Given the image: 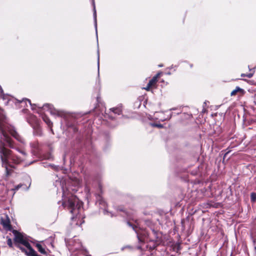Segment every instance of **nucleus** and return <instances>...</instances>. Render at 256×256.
I'll list each match as a JSON object with an SVG mask.
<instances>
[{"mask_svg":"<svg viewBox=\"0 0 256 256\" xmlns=\"http://www.w3.org/2000/svg\"><path fill=\"white\" fill-rule=\"evenodd\" d=\"M7 131L19 142L24 143V140L13 128L0 124V158L2 166L5 168L6 175L8 176L10 174L14 165L18 164L26 159V154L18 148H16V152H12L6 147L8 146L10 148H14L11 138L6 133Z\"/></svg>","mask_w":256,"mask_h":256,"instance_id":"obj_1","label":"nucleus"},{"mask_svg":"<svg viewBox=\"0 0 256 256\" xmlns=\"http://www.w3.org/2000/svg\"><path fill=\"white\" fill-rule=\"evenodd\" d=\"M62 206L68 209L70 212L75 216L72 217V224L76 226H80L84 222V216L82 214V202L73 194L70 193L69 190L62 188Z\"/></svg>","mask_w":256,"mask_h":256,"instance_id":"obj_2","label":"nucleus"},{"mask_svg":"<svg viewBox=\"0 0 256 256\" xmlns=\"http://www.w3.org/2000/svg\"><path fill=\"white\" fill-rule=\"evenodd\" d=\"M128 224L131 226L132 229L135 231L137 234V237L140 242H142V244L138 246V248L142 250H144L146 248L149 250H152L155 248V243L152 241V244L148 246L145 244V242H148V241H150L148 238V235L147 232L145 230L141 229L138 227V223L136 222V224H132L130 222H127Z\"/></svg>","mask_w":256,"mask_h":256,"instance_id":"obj_3","label":"nucleus"},{"mask_svg":"<svg viewBox=\"0 0 256 256\" xmlns=\"http://www.w3.org/2000/svg\"><path fill=\"white\" fill-rule=\"evenodd\" d=\"M0 98H2L3 100H7V101L5 102L6 104H10L12 105V104H15L17 105V104L23 103L24 102H28L31 106L32 104L30 103V101L27 98H23L22 100H18L11 96L8 95H4L3 92V90L2 88L0 86Z\"/></svg>","mask_w":256,"mask_h":256,"instance_id":"obj_4","label":"nucleus"},{"mask_svg":"<svg viewBox=\"0 0 256 256\" xmlns=\"http://www.w3.org/2000/svg\"><path fill=\"white\" fill-rule=\"evenodd\" d=\"M28 122L32 126L34 129V134L36 135L41 134V129L39 126L38 120L34 116H30Z\"/></svg>","mask_w":256,"mask_h":256,"instance_id":"obj_5","label":"nucleus"},{"mask_svg":"<svg viewBox=\"0 0 256 256\" xmlns=\"http://www.w3.org/2000/svg\"><path fill=\"white\" fill-rule=\"evenodd\" d=\"M96 198H97L96 202L100 206L101 208L104 209V214H108V215L110 214V216H112L113 215L111 214V212H109L108 210H106V202H105V201L103 200V198L100 195H98L97 196Z\"/></svg>","mask_w":256,"mask_h":256,"instance_id":"obj_6","label":"nucleus"},{"mask_svg":"<svg viewBox=\"0 0 256 256\" xmlns=\"http://www.w3.org/2000/svg\"><path fill=\"white\" fill-rule=\"evenodd\" d=\"M44 108H48L50 110V113L52 114L57 115L60 116H63V112H62L55 109L52 105L46 104L44 105Z\"/></svg>","mask_w":256,"mask_h":256,"instance_id":"obj_7","label":"nucleus"},{"mask_svg":"<svg viewBox=\"0 0 256 256\" xmlns=\"http://www.w3.org/2000/svg\"><path fill=\"white\" fill-rule=\"evenodd\" d=\"M164 114L163 112H156L154 114L153 116L150 115L148 118L150 120H158L159 122H164L168 118L164 117Z\"/></svg>","mask_w":256,"mask_h":256,"instance_id":"obj_8","label":"nucleus"},{"mask_svg":"<svg viewBox=\"0 0 256 256\" xmlns=\"http://www.w3.org/2000/svg\"><path fill=\"white\" fill-rule=\"evenodd\" d=\"M162 74V72H160L154 76L148 83L149 84V86H152V87L154 86L158 82V79L160 77Z\"/></svg>","mask_w":256,"mask_h":256,"instance_id":"obj_9","label":"nucleus"},{"mask_svg":"<svg viewBox=\"0 0 256 256\" xmlns=\"http://www.w3.org/2000/svg\"><path fill=\"white\" fill-rule=\"evenodd\" d=\"M92 2L93 6H94V26H95L96 32L97 33L96 14V10L94 0H92Z\"/></svg>","mask_w":256,"mask_h":256,"instance_id":"obj_10","label":"nucleus"},{"mask_svg":"<svg viewBox=\"0 0 256 256\" xmlns=\"http://www.w3.org/2000/svg\"><path fill=\"white\" fill-rule=\"evenodd\" d=\"M113 113L120 115L122 114V106H118L116 108H113L110 110Z\"/></svg>","mask_w":256,"mask_h":256,"instance_id":"obj_11","label":"nucleus"},{"mask_svg":"<svg viewBox=\"0 0 256 256\" xmlns=\"http://www.w3.org/2000/svg\"><path fill=\"white\" fill-rule=\"evenodd\" d=\"M244 92V90L238 86H236V88L231 92L230 95L231 96H235L238 92L243 93Z\"/></svg>","mask_w":256,"mask_h":256,"instance_id":"obj_12","label":"nucleus"},{"mask_svg":"<svg viewBox=\"0 0 256 256\" xmlns=\"http://www.w3.org/2000/svg\"><path fill=\"white\" fill-rule=\"evenodd\" d=\"M36 247L38 250L39 252H40L41 254H46V252L44 248H42V245L40 244H36Z\"/></svg>","mask_w":256,"mask_h":256,"instance_id":"obj_13","label":"nucleus"},{"mask_svg":"<svg viewBox=\"0 0 256 256\" xmlns=\"http://www.w3.org/2000/svg\"><path fill=\"white\" fill-rule=\"evenodd\" d=\"M42 118L44 121L48 124V126L49 127L52 128V124L49 119V118L46 116H42Z\"/></svg>","mask_w":256,"mask_h":256,"instance_id":"obj_14","label":"nucleus"},{"mask_svg":"<svg viewBox=\"0 0 256 256\" xmlns=\"http://www.w3.org/2000/svg\"><path fill=\"white\" fill-rule=\"evenodd\" d=\"M2 224L4 226V227L6 228H10V222L8 220H2Z\"/></svg>","mask_w":256,"mask_h":256,"instance_id":"obj_15","label":"nucleus"},{"mask_svg":"<svg viewBox=\"0 0 256 256\" xmlns=\"http://www.w3.org/2000/svg\"><path fill=\"white\" fill-rule=\"evenodd\" d=\"M150 124L152 126H154V127H157L158 128H163V126L162 124H160V123H158V122H156V123L151 122V123H150Z\"/></svg>","mask_w":256,"mask_h":256,"instance_id":"obj_16","label":"nucleus"},{"mask_svg":"<svg viewBox=\"0 0 256 256\" xmlns=\"http://www.w3.org/2000/svg\"><path fill=\"white\" fill-rule=\"evenodd\" d=\"M250 198H251L252 201V202L256 201V194L254 193V192L252 193L251 195H250Z\"/></svg>","mask_w":256,"mask_h":256,"instance_id":"obj_17","label":"nucleus"},{"mask_svg":"<svg viewBox=\"0 0 256 256\" xmlns=\"http://www.w3.org/2000/svg\"><path fill=\"white\" fill-rule=\"evenodd\" d=\"M38 143L36 142H34L33 143L31 144V146L35 149H37L38 148Z\"/></svg>","mask_w":256,"mask_h":256,"instance_id":"obj_18","label":"nucleus"},{"mask_svg":"<svg viewBox=\"0 0 256 256\" xmlns=\"http://www.w3.org/2000/svg\"><path fill=\"white\" fill-rule=\"evenodd\" d=\"M7 244L10 248H12V242L10 238H8L7 240Z\"/></svg>","mask_w":256,"mask_h":256,"instance_id":"obj_19","label":"nucleus"},{"mask_svg":"<svg viewBox=\"0 0 256 256\" xmlns=\"http://www.w3.org/2000/svg\"><path fill=\"white\" fill-rule=\"evenodd\" d=\"M152 86H149V84H148L147 86L144 88L146 90H149L150 88H152Z\"/></svg>","mask_w":256,"mask_h":256,"instance_id":"obj_20","label":"nucleus"},{"mask_svg":"<svg viewBox=\"0 0 256 256\" xmlns=\"http://www.w3.org/2000/svg\"><path fill=\"white\" fill-rule=\"evenodd\" d=\"M253 74L250 73L248 74H246V76H247L248 78H250L252 76Z\"/></svg>","mask_w":256,"mask_h":256,"instance_id":"obj_21","label":"nucleus"},{"mask_svg":"<svg viewBox=\"0 0 256 256\" xmlns=\"http://www.w3.org/2000/svg\"><path fill=\"white\" fill-rule=\"evenodd\" d=\"M21 186V185L18 184V185L14 189H12V190H18L20 187Z\"/></svg>","mask_w":256,"mask_h":256,"instance_id":"obj_22","label":"nucleus"},{"mask_svg":"<svg viewBox=\"0 0 256 256\" xmlns=\"http://www.w3.org/2000/svg\"><path fill=\"white\" fill-rule=\"evenodd\" d=\"M87 253H88V252H87L86 250H85V251H84V252H83V254H84V255H85L86 256H90V255H88V254H87Z\"/></svg>","mask_w":256,"mask_h":256,"instance_id":"obj_23","label":"nucleus"},{"mask_svg":"<svg viewBox=\"0 0 256 256\" xmlns=\"http://www.w3.org/2000/svg\"><path fill=\"white\" fill-rule=\"evenodd\" d=\"M99 52L98 51V70H99Z\"/></svg>","mask_w":256,"mask_h":256,"instance_id":"obj_24","label":"nucleus"},{"mask_svg":"<svg viewBox=\"0 0 256 256\" xmlns=\"http://www.w3.org/2000/svg\"><path fill=\"white\" fill-rule=\"evenodd\" d=\"M241 76H246V74H241Z\"/></svg>","mask_w":256,"mask_h":256,"instance_id":"obj_25","label":"nucleus"},{"mask_svg":"<svg viewBox=\"0 0 256 256\" xmlns=\"http://www.w3.org/2000/svg\"><path fill=\"white\" fill-rule=\"evenodd\" d=\"M159 66L160 67H162V65H159Z\"/></svg>","mask_w":256,"mask_h":256,"instance_id":"obj_26","label":"nucleus"},{"mask_svg":"<svg viewBox=\"0 0 256 256\" xmlns=\"http://www.w3.org/2000/svg\"><path fill=\"white\" fill-rule=\"evenodd\" d=\"M78 185H79V184H80V182H79V181L78 182Z\"/></svg>","mask_w":256,"mask_h":256,"instance_id":"obj_27","label":"nucleus"}]
</instances>
